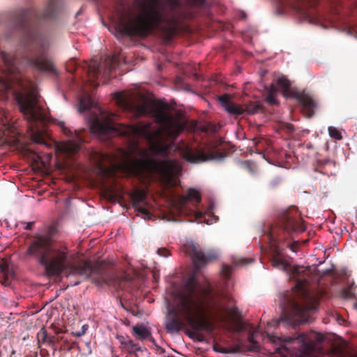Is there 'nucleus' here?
I'll list each match as a JSON object with an SVG mask.
<instances>
[{"label":"nucleus","instance_id":"nucleus-1","mask_svg":"<svg viewBox=\"0 0 357 357\" xmlns=\"http://www.w3.org/2000/svg\"><path fill=\"white\" fill-rule=\"evenodd\" d=\"M127 106L136 117L151 116L160 126H153L152 122L116 125L114 122L116 117L114 114L100 111V115L92 116L90 119L91 131L99 136H107L116 132L129 138L132 151L139 152L144 158L138 160L137 162L143 167L153 166L164 181L169 183L179 169L177 162L172 160H163L157 162L150 157L147 149L139 146V139L146 140L154 154L166 155L174 141L184 130L185 126L178 117L168 112L170 106L166 102L144 100L139 104L128 103Z\"/></svg>","mask_w":357,"mask_h":357},{"label":"nucleus","instance_id":"nucleus-2","mask_svg":"<svg viewBox=\"0 0 357 357\" xmlns=\"http://www.w3.org/2000/svg\"><path fill=\"white\" fill-rule=\"evenodd\" d=\"M57 232L55 225L45 227L42 232L33 235L25 252L26 257L35 259L43 266L48 275L57 276L64 273L67 278L79 276L82 280L91 278L98 286L107 284L116 289L132 291L131 286L135 281L129 275L115 276L102 262L73 261V255L66 245L55 243Z\"/></svg>","mask_w":357,"mask_h":357},{"label":"nucleus","instance_id":"nucleus-3","mask_svg":"<svg viewBox=\"0 0 357 357\" xmlns=\"http://www.w3.org/2000/svg\"><path fill=\"white\" fill-rule=\"evenodd\" d=\"M282 317L267 323L261 334L271 343L278 345L274 351L280 357H319V355H334L336 357H357L353 354L351 346L344 340L334 342L326 340L324 335L311 331L294 336L278 337L271 333V328L280 324L284 327L296 326L309 321V307L301 304L291 293L286 294L280 303Z\"/></svg>","mask_w":357,"mask_h":357},{"label":"nucleus","instance_id":"nucleus-4","mask_svg":"<svg viewBox=\"0 0 357 357\" xmlns=\"http://www.w3.org/2000/svg\"><path fill=\"white\" fill-rule=\"evenodd\" d=\"M184 252L191 257L194 273L187 280L182 290L176 294V307L169 309L165 326L168 332L179 331L184 326L181 315L192 330L188 333V336L203 342L205 338L200 331L211 333L214 329L213 324L204 319L211 290L199 286L195 275L202 266L216 259L217 254L213 251L204 252L199 245L193 243L185 245Z\"/></svg>","mask_w":357,"mask_h":357},{"label":"nucleus","instance_id":"nucleus-5","mask_svg":"<svg viewBox=\"0 0 357 357\" xmlns=\"http://www.w3.org/2000/svg\"><path fill=\"white\" fill-rule=\"evenodd\" d=\"M187 17L179 0H167L165 5L158 2L134 3L119 13V29L123 35L139 38H146L158 29L170 40L181 21Z\"/></svg>","mask_w":357,"mask_h":357},{"label":"nucleus","instance_id":"nucleus-6","mask_svg":"<svg viewBox=\"0 0 357 357\" xmlns=\"http://www.w3.org/2000/svg\"><path fill=\"white\" fill-rule=\"evenodd\" d=\"M305 230V227L297 208L291 206L280 214L275 226L271 227L269 233L265 236L273 250L271 260L272 266L287 272L301 289L309 282L310 268L300 266H291L283 257L278 243L288 239L294 232H302Z\"/></svg>","mask_w":357,"mask_h":357},{"label":"nucleus","instance_id":"nucleus-7","mask_svg":"<svg viewBox=\"0 0 357 357\" xmlns=\"http://www.w3.org/2000/svg\"><path fill=\"white\" fill-rule=\"evenodd\" d=\"M15 100L28 123V132L31 140L39 144L49 146L45 140L47 119L44 107L40 104L34 91L15 93Z\"/></svg>","mask_w":357,"mask_h":357},{"label":"nucleus","instance_id":"nucleus-8","mask_svg":"<svg viewBox=\"0 0 357 357\" xmlns=\"http://www.w3.org/2000/svg\"><path fill=\"white\" fill-rule=\"evenodd\" d=\"M57 10L56 1L50 0L45 10L40 15L33 9H22L15 14L13 22L15 27L24 34V43L29 50H40L45 47V41L36 27V20L54 18Z\"/></svg>","mask_w":357,"mask_h":357},{"label":"nucleus","instance_id":"nucleus-9","mask_svg":"<svg viewBox=\"0 0 357 357\" xmlns=\"http://www.w3.org/2000/svg\"><path fill=\"white\" fill-rule=\"evenodd\" d=\"M280 14L293 13L299 20L317 24L321 17L317 10L319 0H275Z\"/></svg>","mask_w":357,"mask_h":357},{"label":"nucleus","instance_id":"nucleus-10","mask_svg":"<svg viewBox=\"0 0 357 357\" xmlns=\"http://www.w3.org/2000/svg\"><path fill=\"white\" fill-rule=\"evenodd\" d=\"M1 56L4 63L3 72L7 87L11 88L12 85L15 84L22 86V76L17 57L4 52H1Z\"/></svg>","mask_w":357,"mask_h":357},{"label":"nucleus","instance_id":"nucleus-11","mask_svg":"<svg viewBox=\"0 0 357 357\" xmlns=\"http://www.w3.org/2000/svg\"><path fill=\"white\" fill-rule=\"evenodd\" d=\"M219 101L224 109L231 115L236 116L244 114H255L262 109V105L259 103L250 102L245 105V107L236 104L231 101L229 94H224L219 97Z\"/></svg>","mask_w":357,"mask_h":357},{"label":"nucleus","instance_id":"nucleus-12","mask_svg":"<svg viewBox=\"0 0 357 357\" xmlns=\"http://www.w3.org/2000/svg\"><path fill=\"white\" fill-rule=\"evenodd\" d=\"M181 155L190 162H202L213 160H221L225 157L223 152L215 150V148H210L208 152H205L199 149L194 150L188 146L182 149Z\"/></svg>","mask_w":357,"mask_h":357},{"label":"nucleus","instance_id":"nucleus-13","mask_svg":"<svg viewBox=\"0 0 357 357\" xmlns=\"http://www.w3.org/2000/svg\"><path fill=\"white\" fill-rule=\"evenodd\" d=\"M201 199L200 193L196 190L190 188L185 195H179L176 202L179 210L183 211L187 208L188 203H192L193 206H197L201 202Z\"/></svg>","mask_w":357,"mask_h":357},{"label":"nucleus","instance_id":"nucleus-14","mask_svg":"<svg viewBox=\"0 0 357 357\" xmlns=\"http://www.w3.org/2000/svg\"><path fill=\"white\" fill-rule=\"evenodd\" d=\"M24 62L27 65L35 68L40 71H50L54 72V66L51 61L45 58L43 55L38 56H24Z\"/></svg>","mask_w":357,"mask_h":357},{"label":"nucleus","instance_id":"nucleus-15","mask_svg":"<svg viewBox=\"0 0 357 357\" xmlns=\"http://www.w3.org/2000/svg\"><path fill=\"white\" fill-rule=\"evenodd\" d=\"M146 198V192L144 190H135L131 194L132 206L135 209L141 213L144 216V218L150 219L151 213L146 208L141 206L145 202Z\"/></svg>","mask_w":357,"mask_h":357},{"label":"nucleus","instance_id":"nucleus-16","mask_svg":"<svg viewBox=\"0 0 357 357\" xmlns=\"http://www.w3.org/2000/svg\"><path fill=\"white\" fill-rule=\"evenodd\" d=\"M91 158L101 171H105L107 168V165L112 166L115 163V158L110 153L93 151L91 154Z\"/></svg>","mask_w":357,"mask_h":357},{"label":"nucleus","instance_id":"nucleus-17","mask_svg":"<svg viewBox=\"0 0 357 357\" xmlns=\"http://www.w3.org/2000/svg\"><path fill=\"white\" fill-rule=\"evenodd\" d=\"M298 100L307 114L308 117H311L314 114L315 107L313 99L310 96L302 93L298 95Z\"/></svg>","mask_w":357,"mask_h":357},{"label":"nucleus","instance_id":"nucleus-18","mask_svg":"<svg viewBox=\"0 0 357 357\" xmlns=\"http://www.w3.org/2000/svg\"><path fill=\"white\" fill-rule=\"evenodd\" d=\"M132 333L136 338L144 340L153 341L150 328L143 324H137L132 327Z\"/></svg>","mask_w":357,"mask_h":357},{"label":"nucleus","instance_id":"nucleus-19","mask_svg":"<svg viewBox=\"0 0 357 357\" xmlns=\"http://www.w3.org/2000/svg\"><path fill=\"white\" fill-rule=\"evenodd\" d=\"M56 149L62 153L72 155L77 153L80 146L77 143H75L72 140H69L66 142L57 145Z\"/></svg>","mask_w":357,"mask_h":357},{"label":"nucleus","instance_id":"nucleus-20","mask_svg":"<svg viewBox=\"0 0 357 357\" xmlns=\"http://www.w3.org/2000/svg\"><path fill=\"white\" fill-rule=\"evenodd\" d=\"M0 273L1 283L4 286H8L10 284V278L12 277L13 272L10 270L9 265L5 261L0 264Z\"/></svg>","mask_w":357,"mask_h":357},{"label":"nucleus","instance_id":"nucleus-21","mask_svg":"<svg viewBox=\"0 0 357 357\" xmlns=\"http://www.w3.org/2000/svg\"><path fill=\"white\" fill-rule=\"evenodd\" d=\"M259 333H260L259 328L254 326H250L248 337L249 342L252 344L250 350L256 351L259 348V343L255 340V337Z\"/></svg>","mask_w":357,"mask_h":357},{"label":"nucleus","instance_id":"nucleus-22","mask_svg":"<svg viewBox=\"0 0 357 357\" xmlns=\"http://www.w3.org/2000/svg\"><path fill=\"white\" fill-rule=\"evenodd\" d=\"M54 339V337L48 335L44 328H42L37 333V340L40 347H41L43 344H51Z\"/></svg>","mask_w":357,"mask_h":357},{"label":"nucleus","instance_id":"nucleus-23","mask_svg":"<svg viewBox=\"0 0 357 357\" xmlns=\"http://www.w3.org/2000/svg\"><path fill=\"white\" fill-rule=\"evenodd\" d=\"M277 84L284 91V95L289 91L291 83L288 79L284 77H278L277 79Z\"/></svg>","mask_w":357,"mask_h":357},{"label":"nucleus","instance_id":"nucleus-24","mask_svg":"<svg viewBox=\"0 0 357 357\" xmlns=\"http://www.w3.org/2000/svg\"><path fill=\"white\" fill-rule=\"evenodd\" d=\"M341 293L342 297L347 299H351L355 297V293L354 292L353 289V284L350 285L348 287L342 289Z\"/></svg>","mask_w":357,"mask_h":357},{"label":"nucleus","instance_id":"nucleus-25","mask_svg":"<svg viewBox=\"0 0 357 357\" xmlns=\"http://www.w3.org/2000/svg\"><path fill=\"white\" fill-rule=\"evenodd\" d=\"M328 130V134L331 138L336 140H341L342 139L340 132L335 127L329 126Z\"/></svg>","mask_w":357,"mask_h":357},{"label":"nucleus","instance_id":"nucleus-26","mask_svg":"<svg viewBox=\"0 0 357 357\" xmlns=\"http://www.w3.org/2000/svg\"><path fill=\"white\" fill-rule=\"evenodd\" d=\"M196 280H197L196 278ZM199 285L201 286V287H203L204 288H208L210 290H211V292H210V296H208V304L207 305L206 307V310H205V312H206L210 307H211V303H213V305H215V303H214V300H213V298L212 296V292H213V287L209 284H208L207 285H203V284H201L198 280H197ZM206 314V312H204V314Z\"/></svg>","mask_w":357,"mask_h":357},{"label":"nucleus","instance_id":"nucleus-27","mask_svg":"<svg viewBox=\"0 0 357 357\" xmlns=\"http://www.w3.org/2000/svg\"><path fill=\"white\" fill-rule=\"evenodd\" d=\"M188 3L194 7L206 8L207 2L206 0H188Z\"/></svg>","mask_w":357,"mask_h":357},{"label":"nucleus","instance_id":"nucleus-28","mask_svg":"<svg viewBox=\"0 0 357 357\" xmlns=\"http://www.w3.org/2000/svg\"><path fill=\"white\" fill-rule=\"evenodd\" d=\"M89 76L93 79H97L100 75L99 66L93 65L89 67Z\"/></svg>","mask_w":357,"mask_h":357},{"label":"nucleus","instance_id":"nucleus-29","mask_svg":"<svg viewBox=\"0 0 357 357\" xmlns=\"http://www.w3.org/2000/svg\"><path fill=\"white\" fill-rule=\"evenodd\" d=\"M213 348L215 351L219 352V353L229 354V353L234 352V349L222 347V346L218 345V344H215Z\"/></svg>","mask_w":357,"mask_h":357},{"label":"nucleus","instance_id":"nucleus-30","mask_svg":"<svg viewBox=\"0 0 357 357\" xmlns=\"http://www.w3.org/2000/svg\"><path fill=\"white\" fill-rule=\"evenodd\" d=\"M91 104V100H89L87 102L85 100H80L79 101V112H85L90 108V105Z\"/></svg>","mask_w":357,"mask_h":357},{"label":"nucleus","instance_id":"nucleus-31","mask_svg":"<svg viewBox=\"0 0 357 357\" xmlns=\"http://www.w3.org/2000/svg\"><path fill=\"white\" fill-rule=\"evenodd\" d=\"M232 273V268L227 265H223L221 270V275L225 278H229Z\"/></svg>","mask_w":357,"mask_h":357},{"label":"nucleus","instance_id":"nucleus-32","mask_svg":"<svg viewBox=\"0 0 357 357\" xmlns=\"http://www.w3.org/2000/svg\"><path fill=\"white\" fill-rule=\"evenodd\" d=\"M252 261H253V259H252L248 260L246 258H240V259H234L233 263H234V265H235V266H244V265H246L247 264L250 263Z\"/></svg>","mask_w":357,"mask_h":357},{"label":"nucleus","instance_id":"nucleus-33","mask_svg":"<svg viewBox=\"0 0 357 357\" xmlns=\"http://www.w3.org/2000/svg\"><path fill=\"white\" fill-rule=\"evenodd\" d=\"M88 328H89V326L87 324H84L79 331H77L74 333V335L77 337H81L85 334V333L88 330Z\"/></svg>","mask_w":357,"mask_h":357},{"label":"nucleus","instance_id":"nucleus-34","mask_svg":"<svg viewBox=\"0 0 357 357\" xmlns=\"http://www.w3.org/2000/svg\"><path fill=\"white\" fill-rule=\"evenodd\" d=\"M158 254L164 257H167L170 255V252L165 248H158L157 250Z\"/></svg>","mask_w":357,"mask_h":357},{"label":"nucleus","instance_id":"nucleus-35","mask_svg":"<svg viewBox=\"0 0 357 357\" xmlns=\"http://www.w3.org/2000/svg\"><path fill=\"white\" fill-rule=\"evenodd\" d=\"M275 95H273V94L267 95L266 101L268 102V103H269L270 105H273L278 104V102L275 99Z\"/></svg>","mask_w":357,"mask_h":357},{"label":"nucleus","instance_id":"nucleus-36","mask_svg":"<svg viewBox=\"0 0 357 357\" xmlns=\"http://www.w3.org/2000/svg\"><path fill=\"white\" fill-rule=\"evenodd\" d=\"M278 91V89L277 86L274 84H271L270 87L268 89V94L275 95Z\"/></svg>","mask_w":357,"mask_h":357},{"label":"nucleus","instance_id":"nucleus-37","mask_svg":"<svg viewBox=\"0 0 357 357\" xmlns=\"http://www.w3.org/2000/svg\"><path fill=\"white\" fill-rule=\"evenodd\" d=\"M74 63H75V61H73V60L70 61L67 63V66H66L67 70L71 73H73L74 71L75 70V67H74Z\"/></svg>","mask_w":357,"mask_h":357},{"label":"nucleus","instance_id":"nucleus-38","mask_svg":"<svg viewBox=\"0 0 357 357\" xmlns=\"http://www.w3.org/2000/svg\"><path fill=\"white\" fill-rule=\"evenodd\" d=\"M228 312L234 317H237L238 315V310L236 307H231L228 310Z\"/></svg>","mask_w":357,"mask_h":357},{"label":"nucleus","instance_id":"nucleus-39","mask_svg":"<svg viewBox=\"0 0 357 357\" xmlns=\"http://www.w3.org/2000/svg\"><path fill=\"white\" fill-rule=\"evenodd\" d=\"M195 217L197 221L202 222V218H203V213L200 211H194Z\"/></svg>","mask_w":357,"mask_h":357},{"label":"nucleus","instance_id":"nucleus-40","mask_svg":"<svg viewBox=\"0 0 357 357\" xmlns=\"http://www.w3.org/2000/svg\"><path fill=\"white\" fill-rule=\"evenodd\" d=\"M138 350H140V348L137 345L132 344L130 349L129 350V352L130 354L135 353L136 351H138Z\"/></svg>","mask_w":357,"mask_h":357},{"label":"nucleus","instance_id":"nucleus-41","mask_svg":"<svg viewBox=\"0 0 357 357\" xmlns=\"http://www.w3.org/2000/svg\"><path fill=\"white\" fill-rule=\"evenodd\" d=\"M34 225V222H29L26 223L24 229L26 230H31Z\"/></svg>","mask_w":357,"mask_h":357},{"label":"nucleus","instance_id":"nucleus-42","mask_svg":"<svg viewBox=\"0 0 357 357\" xmlns=\"http://www.w3.org/2000/svg\"><path fill=\"white\" fill-rule=\"evenodd\" d=\"M75 137H76V139L79 141V142H82V138L81 137V136L79 135V133L77 132V131L75 130Z\"/></svg>","mask_w":357,"mask_h":357},{"label":"nucleus","instance_id":"nucleus-43","mask_svg":"<svg viewBox=\"0 0 357 357\" xmlns=\"http://www.w3.org/2000/svg\"><path fill=\"white\" fill-rule=\"evenodd\" d=\"M287 247H289L292 251L296 252V246L294 245H287Z\"/></svg>","mask_w":357,"mask_h":357},{"label":"nucleus","instance_id":"nucleus-44","mask_svg":"<svg viewBox=\"0 0 357 357\" xmlns=\"http://www.w3.org/2000/svg\"><path fill=\"white\" fill-rule=\"evenodd\" d=\"M80 283H81V280H77V281L74 282V283L72 285L77 286V285L79 284Z\"/></svg>","mask_w":357,"mask_h":357},{"label":"nucleus","instance_id":"nucleus-45","mask_svg":"<svg viewBox=\"0 0 357 357\" xmlns=\"http://www.w3.org/2000/svg\"><path fill=\"white\" fill-rule=\"evenodd\" d=\"M307 147L308 149H311V148H312V144H307Z\"/></svg>","mask_w":357,"mask_h":357},{"label":"nucleus","instance_id":"nucleus-46","mask_svg":"<svg viewBox=\"0 0 357 357\" xmlns=\"http://www.w3.org/2000/svg\"><path fill=\"white\" fill-rule=\"evenodd\" d=\"M153 276H154V280L155 281H157L158 280V277L155 275V274H154Z\"/></svg>","mask_w":357,"mask_h":357},{"label":"nucleus","instance_id":"nucleus-47","mask_svg":"<svg viewBox=\"0 0 357 357\" xmlns=\"http://www.w3.org/2000/svg\"><path fill=\"white\" fill-rule=\"evenodd\" d=\"M272 183H273V185H277V183H276V182H275V183H273V182Z\"/></svg>","mask_w":357,"mask_h":357},{"label":"nucleus","instance_id":"nucleus-48","mask_svg":"<svg viewBox=\"0 0 357 357\" xmlns=\"http://www.w3.org/2000/svg\"><path fill=\"white\" fill-rule=\"evenodd\" d=\"M203 130H204V131H206L207 130V129L206 128H204Z\"/></svg>","mask_w":357,"mask_h":357},{"label":"nucleus","instance_id":"nucleus-49","mask_svg":"<svg viewBox=\"0 0 357 357\" xmlns=\"http://www.w3.org/2000/svg\"><path fill=\"white\" fill-rule=\"evenodd\" d=\"M64 132H65L66 134H67L66 129H65V130H64Z\"/></svg>","mask_w":357,"mask_h":357},{"label":"nucleus","instance_id":"nucleus-50","mask_svg":"<svg viewBox=\"0 0 357 357\" xmlns=\"http://www.w3.org/2000/svg\"><path fill=\"white\" fill-rule=\"evenodd\" d=\"M204 222L206 223V224H209L208 221L206 220H204Z\"/></svg>","mask_w":357,"mask_h":357}]
</instances>
